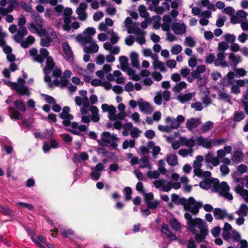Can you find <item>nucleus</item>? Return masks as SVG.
Masks as SVG:
<instances>
[{
	"instance_id": "f03ea898",
	"label": "nucleus",
	"mask_w": 248,
	"mask_h": 248,
	"mask_svg": "<svg viewBox=\"0 0 248 248\" xmlns=\"http://www.w3.org/2000/svg\"><path fill=\"white\" fill-rule=\"evenodd\" d=\"M96 30L93 27L87 28L82 33L77 36V40L81 45H84V51L87 53H96L99 50V46L94 41L93 36L95 34Z\"/></svg>"
},
{
	"instance_id": "f8f14e48",
	"label": "nucleus",
	"mask_w": 248,
	"mask_h": 248,
	"mask_svg": "<svg viewBox=\"0 0 248 248\" xmlns=\"http://www.w3.org/2000/svg\"><path fill=\"white\" fill-rule=\"evenodd\" d=\"M41 37H44L41 40V45L43 46H48L52 42L54 43H57L58 42V39L56 34L53 29L51 27L48 28V31H46V34L42 35Z\"/></svg>"
},
{
	"instance_id": "6e6552de",
	"label": "nucleus",
	"mask_w": 248,
	"mask_h": 248,
	"mask_svg": "<svg viewBox=\"0 0 248 248\" xmlns=\"http://www.w3.org/2000/svg\"><path fill=\"white\" fill-rule=\"evenodd\" d=\"M3 82L10 87L12 89L15 91L20 95L30 96V92L28 88L25 84V80L19 78L17 82H12L8 80L3 79Z\"/></svg>"
},
{
	"instance_id": "bb28decb",
	"label": "nucleus",
	"mask_w": 248,
	"mask_h": 248,
	"mask_svg": "<svg viewBox=\"0 0 248 248\" xmlns=\"http://www.w3.org/2000/svg\"><path fill=\"white\" fill-rule=\"evenodd\" d=\"M138 105L141 111L146 113H150L153 110V108L150 103L147 102H144L140 99L138 101Z\"/></svg>"
},
{
	"instance_id": "69168bd1",
	"label": "nucleus",
	"mask_w": 248,
	"mask_h": 248,
	"mask_svg": "<svg viewBox=\"0 0 248 248\" xmlns=\"http://www.w3.org/2000/svg\"><path fill=\"white\" fill-rule=\"evenodd\" d=\"M14 106L18 109L25 111L26 110L25 106L22 101L20 100H16L14 102Z\"/></svg>"
},
{
	"instance_id": "4be33fe9",
	"label": "nucleus",
	"mask_w": 248,
	"mask_h": 248,
	"mask_svg": "<svg viewBox=\"0 0 248 248\" xmlns=\"http://www.w3.org/2000/svg\"><path fill=\"white\" fill-rule=\"evenodd\" d=\"M62 47L64 58L68 61H72L74 58V55L71 47L67 42L63 43Z\"/></svg>"
},
{
	"instance_id": "c03bdc74",
	"label": "nucleus",
	"mask_w": 248,
	"mask_h": 248,
	"mask_svg": "<svg viewBox=\"0 0 248 248\" xmlns=\"http://www.w3.org/2000/svg\"><path fill=\"white\" fill-rule=\"evenodd\" d=\"M130 59L132 66L137 69H140L138 54L136 52H132L130 54Z\"/></svg>"
},
{
	"instance_id": "f704fd0d",
	"label": "nucleus",
	"mask_w": 248,
	"mask_h": 248,
	"mask_svg": "<svg viewBox=\"0 0 248 248\" xmlns=\"http://www.w3.org/2000/svg\"><path fill=\"white\" fill-rule=\"evenodd\" d=\"M161 232L162 233L165 234L166 236L171 240L174 241L176 240V235L170 230L167 225L163 224L162 225Z\"/></svg>"
},
{
	"instance_id": "49530a36",
	"label": "nucleus",
	"mask_w": 248,
	"mask_h": 248,
	"mask_svg": "<svg viewBox=\"0 0 248 248\" xmlns=\"http://www.w3.org/2000/svg\"><path fill=\"white\" fill-rule=\"evenodd\" d=\"M166 161L170 166H176L178 164L177 156L174 154H170L167 156Z\"/></svg>"
},
{
	"instance_id": "4d7b16f0",
	"label": "nucleus",
	"mask_w": 248,
	"mask_h": 248,
	"mask_svg": "<svg viewBox=\"0 0 248 248\" xmlns=\"http://www.w3.org/2000/svg\"><path fill=\"white\" fill-rule=\"evenodd\" d=\"M34 40L35 39L33 36H29L26 40L21 41V46L24 48H27L29 45H31L34 42Z\"/></svg>"
},
{
	"instance_id": "423d86ee",
	"label": "nucleus",
	"mask_w": 248,
	"mask_h": 248,
	"mask_svg": "<svg viewBox=\"0 0 248 248\" xmlns=\"http://www.w3.org/2000/svg\"><path fill=\"white\" fill-rule=\"evenodd\" d=\"M40 54L35 48H32L30 51V55L33 59L37 62H42L46 59V66L44 69L45 74L46 75L51 71L55 66V63L52 57L48 56V51L46 48L40 50Z\"/></svg>"
},
{
	"instance_id": "aec40b11",
	"label": "nucleus",
	"mask_w": 248,
	"mask_h": 248,
	"mask_svg": "<svg viewBox=\"0 0 248 248\" xmlns=\"http://www.w3.org/2000/svg\"><path fill=\"white\" fill-rule=\"evenodd\" d=\"M87 8V4L85 2H81L77 8L76 12L78 16V18L81 21H85L88 17L86 12Z\"/></svg>"
},
{
	"instance_id": "37998d69",
	"label": "nucleus",
	"mask_w": 248,
	"mask_h": 248,
	"mask_svg": "<svg viewBox=\"0 0 248 248\" xmlns=\"http://www.w3.org/2000/svg\"><path fill=\"white\" fill-rule=\"evenodd\" d=\"M50 145L46 143H44L43 149L44 153L48 152L51 148H57L58 147V143L53 139H51L50 142Z\"/></svg>"
},
{
	"instance_id": "a19ab883",
	"label": "nucleus",
	"mask_w": 248,
	"mask_h": 248,
	"mask_svg": "<svg viewBox=\"0 0 248 248\" xmlns=\"http://www.w3.org/2000/svg\"><path fill=\"white\" fill-rule=\"evenodd\" d=\"M218 95L220 100L225 101L231 105L233 104L232 100V97L230 94L223 91H220L218 93Z\"/></svg>"
},
{
	"instance_id": "20e7f679",
	"label": "nucleus",
	"mask_w": 248,
	"mask_h": 248,
	"mask_svg": "<svg viewBox=\"0 0 248 248\" xmlns=\"http://www.w3.org/2000/svg\"><path fill=\"white\" fill-rule=\"evenodd\" d=\"M70 108L65 106L63 107L62 112L60 114L61 118L63 120L62 124L66 126H70L68 130L72 133L79 135L81 132L85 131L87 130V126L84 124L78 125L77 123H71L70 121L73 119V116L69 113Z\"/></svg>"
},
{
	"instance_id": "72a5a7b5",
	"label": "nucleus",
	"mask_w": 248,
	"mask_h": 248,
	"mask_svg": "<svg viewBox=\"0 0 248 248\" xmlns=\"http://www.w3.org/2000/svg\"><path fill=\"white\" fill-rule=\"evenodd\" d=\"M89 110L91 112V116L90 117V120H91L94 123L98 122L100 120V117L99 116V110L98 108L94 106H93L91 107L90 108H89Z\"/></svg>"
},
{
	"instance_id": "e433bc0d",
	"label": "nucleus",
	"mask_w": 248,
	"mask_h": 248,
	"mask_svg": "<svg viewBox=\"0 0 248 248\" xmlns=\"http://www.w3.org/2000/svg\"><path fill=\"white\" fill-rule=\"evenodd\" d=\"M139 164L140 168H147L149 170H151L152 168V165L150 163L149 158L146 156H143L141 157L139 160Z\"/></svg>"
},
{
	"instance_id": "a211bd4d",
	"label": "nucleus",
	"mask_w": 248,
	"mask_h": 248,
	"mask_svg": "<svg viewBox=\"0 0 248 248\" xmlns=\"http://www.w3.org/2000/svg\"><path fill=\"white\" fill-rule=\"evenodd\" d=\"M73 13V11L71 8H66L64 11V25L63 28L65 31H69L71 30L72 27L70 26L71 22V16Z\"/></svg>"
},
{
	"instance_id": "1a4fd4ad",
	"label": "nucleus",
	"mask_w": 248,
	"mask_h": 248,
	"mask_svg": "<svg viewBox=\"0 0 248 248\" xmlns=\"http://www.w3.org/2000/svg\"><path fill=\"white\" fill-rule=\"evenodd\" d=\"M107 31V33L111 35L110 42H106L104 44V48L105 50H108L109 52L113 55L118 54L120 51V48L118 46H113L112 44H116L119 40V37L116 32H114L113 30H109Z\"/></svg>"
},
{
	"instance_id": "f257e3e1",
	"label": "nucleus",
	"mask_w": 248,
	"mask_h": 248,
	"mask_svg": "<svg viewBox=\"0 0 248 248\" xmlns=\"http://www.w3.org/2000/svg\"><path fill=\"white\" fill-rule=\"evenodd\" d=\"M185 211H187L184 215L186 220V228L195 235L197 242L200 243L204 241L205 236L208 234L207 226L205 221L199 217L192 218V215H197L199 208L202 206L200 202H196L194 198L190 197L183 202Z\"/></svg>"
},
{
	"instance_id": "4468645a",
	"label": "nucleus",
	"mask_w": 248,
	"mask_h": 248,
	"mask_svg": "<svg viewBox=\"0 0 248 248\" xmlns=\"http://www.w3.org/2000/svg\"><path fill=\"white\" fill-rule=\"evenodd\" d=\"M185 120V118L182 115H179L175 119L172 117H167L165 119L166 123L170 127V130L177 129L180 126L181 124L183 123Z\"/></svg>"
},
{
	"instance_id": "9b49d317",
	"label": "nucleus",
	"mask_w": 248,
	"mask_h": 248,
	"mask_svg": "<svg viewBox=\"0 0 248 248\" xmlns=\"http://www.w3.org/2000/svg\"><path fill=\"white\" fill-rule=\"evenodd\" d=\"M119 139L114 134H111L108 132H104L101 135L100 139L98 140L99 145L106 146L108 145L112 147L117 146L116 141Z\"/></svg>"
},
{
	"instance_id": "603ef678",
	"label": "nucleus",
	"mask_w": 248,
	"mask_h": 248,
	"mask_svg": "<svg viewBox=\"0 0 248 248\" xmlns=\"http://www.w3.org/2000/svg\"><path fill=\"white\" fill-rule=\"evenodd\" d=\"M115 81L118 84H122L124 82L125 79L122 76V73L120 71L116 70L113 72Z\"/></svg>"
},
{
	"instance_id": "7ed1b4c3",
	"label": "nucleus",
	"mask_w": 248,
	"mask_h": 248,
	"mask_svg": "<svg viewBox=\"0 0 248 248\" xmlns=\"http://www.w3.org/2000/svg\"><path fill=\"white\" fill-rule=\"evenodd\" d=\"M216 185L221 196L229 201L233 199L232 195L229 193L230 187L225 182H223L219 184V181L217 179L205 178L200 183L201 187L204 189H208L211 186Z\"/></svg>"
},
{
	"instance_id": "c756f323",
	"label": "nucleus",
	"mask_w": 248,
	"mask_h": 248,
	"mask_svg": "<svg viewBox=\"0 0 248 248\" xmlns=\"http://www.w3.org/2000/svg\"><path fill=\"white\" fill-rule=\"evenodd\" d=\"M18 5V2L16 0H9V5L6 8L0 7V14L2 15H6L8 13H11L14 10V7Z\"/></svg>"
},
{
	"instance_id": "774afa93",
	"label": "nucleus",
	"mask_w": 248,
	"mask_h": 248,
	"mask_svg": "<svg viewBox=\"0 0 248 248\" xmlns=\"http://www.w3.org/2000/svg\"><path fill=\"white\" fill-rule=\"evenodd\" d=\"M147 175L150 179H156L160 176V173L158 170H149L147 172Z\"/></svg>"
},
{
	"instance_id": "338daca9",
	"label": "nucleus",
	"mask_w": 248,
	"mask_h": 248,
	"mask_svg": "<svg viewBox=\"0 0 248 248\" xmlns=\"http://www.w3.org/2000/svg\"><path fill=\"white\" fill-rule=\"evenodd\" d=\"M140 15L143 18H146L148 16V14L146 11V8L144 5H140L139 7Z\"/></svg>"
},
{
	"instance_id": "de8ad7c7",
	"label": "nucleus",
	"mask_w": 248,
	"mask_h": 248,
	"mask_svg": "<svg viewBox=\"0 0 248 248\" xmlns=\"http://www.w3.org/2000/svg\"><path fill=\"white\" fill-rule=\"evenodd\" d=\"M170 9V5L167 2H164L161 6L156 7L155 8V11L157 14H162L165 11H168Z\"/></svg>"
},
{
	"instance_id": "9d476101",
	"label": "nucleus",
	"mask_w": 248,
	"mask_h": 248,
	"mask_svg": "<svg viewBox=\"0 0 248 248\" xmlns=\"http://www.w3.org/2000/svg\"><path fill=\"white\" fill-rule=\"evenodd\" d=\"M153 183L157 189H159L163 192H169L172 188L175 189H178L181 187V184L179 182H175L172 183L163 179L155 180Z\"/></svg>"
},
{
	"instance_id": "7c9ffc66",
	"label": "nucleus",
	"mask_w": 248,
	"mask_h": 248,
	"mask_svg": "<svg viewBox=\"0 0 248 248\" xmlns=\"http://www.w3.org/2000/svg\"><path fill=\"white\" fill-rule=\"evenodd\" d=\"M225 53L223 52H220L217 55V58L214 62L216 66H221L223 67L228 66V64L225 61Z\"/></svg>"
},
{
	"instance_id": "5701e85b",
	"label": "nucleus",
	"mask_w": 248,
	"mask_h": 248,
	"mask_svg": "<svg viewBox=\"0 0 248 248\" xmlns=\"http://www.w3.org/2000/svg\"><path fill=\"white\" fill-rule=\"evenodd\" d=\"M247 16L248 14L244 10H238L235 15L231 17V22L233 24L240 23L247 18Z\"/></svg>"
},
{
	"instance_id": "5fc2aeb1",
	"label": "nucleus",
	"mask_w": 248,
	"mask_h": 248,
	"mask_svg": "<svg viewBox=\"0 0 248 248\" xmlns=\"http://www.w3.org/2000/svg\"><path fill=\"white\" fill-rule=\"evenodd\" d=\"M229 58L232 61L235 66L242 61L241 57L240 56L236 55L232 53L230 54Z\"/></svg>"
},
{
	"instance_id": "a878e982",
	"label": "nucleus",
	"mask_w": 248,
	"mask_h": 248,
	"mask_svg": "<svg viewBox=\"0 0 248 248\" xmlns=\"http://www.w3.org/2000/svg\"><path fill=\"white\" fill-rule=\"evenodd\" d=\"M34 23H30L28 24V28L29 31L34 33L38 34L40 36L46 34V30L44 29L40 28L35 25Z\"/></svg>"
},
{
	"instance_id": "b1692460",
	"label": "nucleus",
	"mask_w": 248,
	"mask_h": 248,
	"mask_svg": "<svg viewBox=\"0 0 248 248\" xmlns=\"http://www.w3.org/2000/svg\"><path fill=\"white\" fill-rule=\"evenodd\" d=\"M29 235L31 236L32 240L39 246L41 248H45L44 244H45V241L44 237L42 235L36 236L32 231L28 232Z\"/></svg>"
},
{
	"instance_id": "bf43d9fd",
	"label": "nucleus",
	"mask_w": 248,
	"mask_h": 248,
	"mask_svg": "<svg viewBox=\"0 0 248 248\" xmlns=\"http://www.w3.org/2000/svg\"><path fill=\"white\" fill-rule=\"evenodd\" d=\"M135 145V140H125L123 143V148L124 150L128 148H133Z\"/></svg>"
},
{
	"instance_id": "dca6fc26",
	"label": "nucleus",
	"mask_w": 248,
	"mask_h": 248,
	"mask_svg": "<svg viewBox=\"0 0 248 248\" xmlns=\"http://www.w3.org/2000/svg\"><path fill=\"white\" fill-rule=\"evenodd\" d=\"M205 162L207 164H211L208 165L207 168L210 170L213 169V167H217L220 163V160H218V158L215 156L214 153L212 152H209L204 156Z\"/></svg>"
},
{
	"instance_id": "864d4df0",
	"label": "nucleus",
	"mask_w": 248,
	"mask_h": 248,
	"mask_svg": "<svg viewBox=\"0 0 248 248\" xmlns=\"http://www.w3.org/2000/svg\"><path fill=\"white\" fill-rule=\"evenodd\" d=\"M153 65L154 69H158L161 72H166L167 70L165 64L163 62L159 61L153 62Z\"/></svg>"
},
{
	"instance_id": "0eeeda50",
	"label": "nucleus",
	"mask_w": 248,
	"mask_h": 248,
	"mask_svg": "<svg viewBox=\"0 0 248 248\" xmlns=\"http://www.w3.org/2000/svg\"><path fill=\"white\" fill-rule=\"evenodd\" d=\"M75 101L78 106L81 107L80 112L82 115L81 117V122L85 124L89 123L90 122V118L89 116L87 115L90 106V102L88 97L76 96Z\"/></svg>"
},
{
	"instance_id": "680f3d73",
	"label": "nucleus",
	"mask_w": 248,
	"mask_h": 248,
	"mask_svg": "<svg viewBox=\"0 0 248 248\" xmlns=\"http://www.w3.org/2000/svg\"><path fill=\"white\" fill-rule=\"evenodd\" d=\"M193 152V150L192 148H188L187 149H181L178 152L179 154L183 157H185L187 155L192 156Z\"/></svg>"
},
{
	"instance_id": "412c9836",
	"label": "nucleus",
	"mask_w": 248,
	"mask_h": 248,
	"mask_svg": "<svg viewBox=\"0 0 248 248\" xmlns=\"http://www.w3.org/2000/svg\"><path fill=\"white\" fill-rule=\"evenodd\" d=\"M171 28L177 35L183 34L186 32V25L184 23H173L171 25Z\"/></svg>"
},
{
	"instance_id": "3c124183",
	"label": "nucleus",
	"mask_w": 248,
	"mask_h": 248,
	"mask_svg": "<svg viewBox=\"0 0 248 248\" xmlns=\"http://www.w3.org/2000/svg\"><path fill=\"white\" fill-rule=\"evenodd\" d=\"M187 87V84L185 81H181L177 83L172 88V91L176 93L180 92Z\"/></svg>"
},
{
	"instance_id": "79ce46f5",
	"label": "nucleus",
	"mask_w": 248,
	"mask_h": 248,
	"mask_svg": "<svg viewBox=\"0 0 248 248\" xmlns=\"http://www.w3.org/2000/svg\"><path fill=\"white\" fill-rule=\"evenodd\" d=\"M31 18L34 23L39 28H42L44 26V22L40 15L36 12H33L31 15Z\"/></svg>"
},
{
	"instance_id": "cd10ccee",
	"label": "nucleus",
	"mask_w": 248,
	"mask_h": 248,
	"mask_svg": "<svg viewBox=\"0 0 248 248\" xmlns=\"http://www.w3.org/2000/svg\"><path fill=\"white\" fill-rule=\"evenodd\" d=\"M234 191L241 196L245 202H248V190L244 189L243 184H238L235 187Z\"/></svg>"
},
{
	"instance_id": "052dcab7",
	"label": "nucleus",
	"mask_w": 248,
	"mask_h": 248,
	"mask_svg": "<svg viewBox=\"0 0 248 248\" xmlns=\"http://www.w3.org/2000/svg\"><path fill=\"white\" fill-rule=\"evenodd\" d=\"M142 132V131L139 128L133 127L130 130V135L132 138L135 139L139 137Z\"/></svg>"
},
{
	"instance_id": "8fccbe9b",
	"label": "nucleus",
	"mask_w": 248,
	"mask_h": 248,
	"mask_svg": "<svg viewBox=\"0 0 248 248\" xmlns=\"http://www.w3.org/2000/svg\"><path fill=\"white\" fill-rule=\"evenodd\" d=\"M238 216L245 217L248 214V206L245 204H242L238 209L236 211Z\"/></svg>"
},
{
	"instance_id": "39448f33",
	"label": "nucleus",
	"mask_w": 248,
	"mask_h": 248,
	"mask_svg": "<svg viewBox=\"0 0 248 248\" xmlns=\"http://www.w3.org/2000/svg\"><path fill=\"white\" fill-rule=\"evenodd\" d=\"M234 72L230 71L228 73L222 81L224 87H230L231 93L234 94H238L241 93L240 87H243L245 84L248 86V79H235Z\"/></svg>"
},
{
	"instance_id": "2f4dec72",
	"label": "nucleus",
	"mask_w": 248,
	"mask_h": 248,
	"mask_svg": "<svg viewBox=\"0 0 248 248\" xmlns=\"http://www.w3.org/2000/svg\"><path fill=\"white\" fill-rule=\"evenodd\" d=\"M201 123V120L199 118H190L187 120L186 123V128L190 131L196 128Z\"/></svg>"
},
{
	"instance_id": "4c0bfd02",
	"label": "nucleus",
	"mask_w": 248,
	"mask_h": 248,
	"mask_svg": "<svg viewBox=\"0 0 248 248\" xmlns=\"http://www.w3.org/2000/svg\"><path fill=\"white\" fill-rule=\"evenodd\" d=\"M58 228L59 231L64 237L70 238L74 234V232L71 229L66 228L62 225H59Z\"/></svg>"
},
{
	"instance_id": "58836bf2",
	"label": "nucleus",
	"mask_w": 248,
	"mask_h": 248,
	"mask_svg": "<svg viewBox=\"0 0 248 248\" xmlns=\"http://www.w3.org/2000/svg\"><path fill=\"white\" fill-rule=\"evenodd\" d=\"M195 95L194 92L182 94L177 97V100L182 104L187 102Z\"/></svg>"
},
{
	"instance_id": "393cba45",
	"label": "nucleus",
	"mask_w": 248,
	"mask_h": 248,
	"mask_svg": "<svg viewBox=\"0 0 248 248\" xmlns=\"http://www.w3.org/2000/svg\"><path fill=\"white\" fill-rule=\"evenodd\" d=\"M203 160L204 157L202 155H199L196 157V159L193 162L194 175L200 174L202 170V162Z\"/></svg>"
},
{
	"instance_id": "0e129e2a",
	"label": "nucleus",
	"mask_w": 248,
	"mask_h": 248,
	"mask_svg": "<svg viewBox=\"0 0 248 248\" xmlns=\"http://www.w3.org/2000/svg\"><path fill=\"white\" fill-rule=\"evenodd\" d=\"M184 44L186 46L193 47L195 45V41L192 37L188 36L186 37Z\"/></svg>"
},
{
	"instance_id": "6ab92c4d",
	"label": "nucleus",
	"mask_w": 248,
	"mask_h": 248,
	"mask_svg": "<svg viewBox=\"0 0 248 248\" xmlns=\"http://www.w3.org/2000/svg\"><path fill=\"white\" fill-rule=\"evenodd\" d=\"M105 168L104 165L101 163H98L94 167L91 168V177L93 180H98Z\"/></svg>"
},
{
	"instance_id": "473e14b6",
	"label": "nucleus",
	"mask_w": 248,
	"mask_h": 248,
	"mask_svg": "<svg viewBox=\"0 0 248 248\" xmlns=\"http://www.w3.org/2000/svg\"><path fill=\"white\" fill-rule=\"evenodd\" d=\"M28 31L25 27H19L17 32L14 36V39L18 43L22 41L24 36L27 34Z\"/></svg>"
},
{
	"instance_id": "09e8293b",
	"label": "nucleus",
	"mask_w": 248,
	"mask_h": 248,
	"mask_svg": "<svg viewBox=\"0 0 248 248\" xmlns=\"http://www.w3.org/2000/svg\"><path fill=\"white\" fill-rule=\"evenodd\" d=\"M169 222L171 228L173 230L178 231L181 229V224L176 218L174 217L171 218Z\"/></svg>"
},
{
	"instance_id": "ddd939ff",
	"label": "nucleus",
	"mask_w": 248,
	"mask_h": 248,
	"mask_svg": "<svg viewBox=\"0 0 248 248\" xmlns=\"http://www.w3.org/2000/svg\"><path fill=\"white\" fill-rule=\"evenodd\" d=\"M128 33L135 34L136 36V41L140 45H142L145 43V32L141 30L138 26L133 25L129 26L128 29Z\"/></svg>"
},
{
	"instance_id": "f3484780",
	"label": "nucleus",
	"mask_w": 248,
	"mask_h": 248,
	"mask_svg": "<svg viewBox=\"0 0 248 248\" xmlns=\"http://www.w3.org/2000/svg\"><path fill=\"white\" fill-rule=\"evenodd\" d=\"M50 73V72L46 75L45 76V80L46 82L49 83V86L50 87L52 86V84L56 86H60L61 88H63L67 86L69 80L68 79H66L65 78H61L60 80L58 79H54L52 83H51V78L48 76V74Z\"/></svg>"
},
{
	"instance_id": "c85d7f7f",
	"label": "nucleus",
	"mask_w": 248,
	"mask_h": 248,
	"mask_svg": "<svg viewBox=\"0 0 248 248\" xmlns=\"http://www.w3.org/2000/svg\"><path fill=\"white\" fill-rule=\"evenodd\" d=\"M197 144L206 149H210L212 147V142L211 140L204 138L200 136L196 138Z\"/></svg>"
},
{
	"instance_id": "c9c22d12",
	"label": "nucleus",
	"mask_w": 248,
	"mask_h": 248,
	"mask_svg": "<svg viewBox=\"0 0 248 248\" xmlns=\"http://www.w3.org/2000/svg\"><path fill=\"white\" fill-rule=\"evenodd\" d=\"M180 140L182 145L186 146L189 148H192L197 143L196 139H194L193 138L187 139L185 137H182Z\"/></svg>"
},
{
	"instance_id": "6e6d98bb",
	"label": "nucleus",
	"mask_w": 248,
	"mask_h": 248,
	"mask_svg": "<svg viewBox=\"0 0 248 248\" xmlns=\"http://www.w3.org/2000/svg\"><path fill=\"white\" fill-rule=\"evenodd\" d=\"M119 62L121 64V69L123 71H125L128 66V59L125 56H121L119 57Z\"/></svg>"
},
{
	"instance_id": "ea45409f",
	"label": "nucleus",
	"mask_w": 248,
	"mask_h": 248,
	"mask_svg": "<svg viewBox=\"0 0 248 248\" xmlns=\"http://www.w3.org/2000/svg\"><path fill=\"white\" fill-rule=\"evenodd\" d=\"M227 215V212L225 209L219 208H215L214 210V216L217 219H221L225 218Z\"/></svg>"
},
{
	"instance_id": "13d9d810",
	"label": "nucleus",
	"mask_w": 248,
	"mask_h": 248,
	"mask_svg": "<svg viewBox=\"0 0 248 248\" xmlns=\"http://www.w3.org/2000/svg\"><path fill=\"white\" fill-rule=\"evenodd\" d=\"M118 108L120 111V112L118 113L119 120H122L124 119V117H125V113L124 112L125 107L124 104L121 103L119 104Z\"/></svg>"
},
{
	"instance_id": "e2e57ef3",
	"label": "nucleus",
	"mask_w": 248,
	"mask_h": 248,
	"mask_svg": "<svg viewBox=\"0 0 248 248\" xmlns=\"http://www.w3.org/2000/svg\"><path fill=\"white\" fill-rule=\"evenodd\" d=\"M245 116L243 112L235 111L234 114L233 120L235 122H240L243 120Z\"/></svg>"
},
{
	"instance_id": "2eb2a0df",
	"label": "nucleus",
	"mask_w": 248,
	"mask_h": 248,
	"mask_svg": "<svg viewBox=\"0 0 248 248\" xmlns=\"http://www.w3.org/2000/svg\"><path fill=\"white\" fill-rule=\"evenodd\" d=\"M101 108L103 112H107L108 113V118L111 121L119 120L118 114H116L117 110L114 106L107 104H103Z\"/></svg>"
},
{
	"instance_id": "a18cd8bd",
	"label": "nucleus",
	"mask_w": 248,
	"mask_h": 248,
	"mask_svg": "<svg viewBox=\"0 0 248 248\" xmlns=\"http://www.w3.org/2000/svg\"><path fill=\"white\" fill-rule=\"evenodd\" d=\"M243 157V154L241 151L236 150L234 151L231 160L235 163L240 162Z\"/></svg>"
}]
</instances>
